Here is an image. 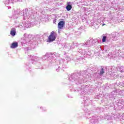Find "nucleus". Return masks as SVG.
I'll use <instances>...</instances> for the list:
<instances>
[{"label": "nucleus", "instance_id": "nucleus-5", "mask_svg": "<svg viewBox=\"0 0 124 124\" xmlns=\"http://www.w3.org/2000/svg\"><path fill=\"white\" fill-rule=\"evenodd\" d=\"M72 9V6L71 5L68 4L66 7V9H67V11H70Z\"/></svg>", "mask_w": 124, "mask_h": 124}, {"label": "nucleus", "instance_id": "nucleus-7", "mask_svg": "<svg viewBox=\"0 0 124 124\" xmlns=\"http://www.w3.org/2000/svg\"><path fill=\"white\" fill-rule=\"evenodd\" d=\"M106 38H107L106 36H103V39H102V42H105V41H106Z\"/></svg>", "mask_w": 124, "mask_h": 124}, {"label": "nucleus", "instance_id": "nucleus-1", "mask_svg": "<svg viewBox=\"0 0 124 124\" xmlns=\"http://www.w3.org/2000/svg\"><path fill=\"white\" fill-rule=\"evenodd\" d=\"M57 38V33L55 31H52L50 35L48 37V41L47 42H53V41H55L56 39Z\"/></svg>", "mask_w": 124, "mask_h": 124}, {"label": "nucleus", "instance_id": "nucleus-6", "mask_svg": "<svg viewBox=\"0 0 124 124\" xmlns=\"http://www.w3.org/2000/svg\"><path fill=\"white\" fill-rule=\"evenodd\" d=\"M105 73V71H104V69L102 68L101 71L100 72V75H102Z\"/></svg>", "mask_w": 124, "mask_h": 124}, {"label": "nucleus", "instance_id": "nucleus-9", "mask_svg": "<svg viewBox=\"0 0 124 124\" xmlns=\"http://www.w3.org/2000/svg\"><path fill=\"white\" fill-rule=\"evenodd\" d=\"M68 3L69 4V3H70V2H69Z\"/></svg>", "mask_w": 124, "mask_h": 124}, {"label": "nucleus", "instance_id": "nucleus-8", "mask_svg": "<svg viewBox=\"0 0 124 124\" xmlns=\"http://www.w3.org/2000/svg\"><path fill=\"white\" fill-rule=\"evenodd\" d=\"M105 25L106 24L105 23L103 24V25H102L103 27V26H105Z\"/></svg>", "mask_w": 124, "mask_h": 124}, {"label": "nucleus", "instance_id": "nucleus-3", "mask_svg": "<svg viewBox=\"0 0 124 124\" xmlns=\"http://www.w3.org/2000/svg\"><path fill=\"white\" fill-rule=\"evenodd\" d=\"M10 34L12 36H15L16 35V29L15 28H12L11 30Z\"/></svg>", "mask_w": 124, "mask_h": 124}, {"label": "nucleus", "instance_id": "nucleus-4", "mask_svg": "<svg viewBox=\"0 0 124 124\" xmlns=\"http://www.w3.org/2000/svg\"><path fill=\"white\" fill-rule=\"evenodd\" d=\"M17 47H18V43L17 42L13 43L10 46V48L12 49H15V48H17Z\"/></svg>", "mask_w": 124, "mask_h": 124}, {"label": "nucleus", "instance_id": "nucleus-2", "mask_svg": "<svg viewBox=\"0 0 124 124\" xmlns=\"http://www.w3.org/2000/svg\"><path fill=\"white\" fill-rule=\"evenodd\" d=\"M64 24H65L64 21H60L58 23V29H59L60 30H62V29L63 28V26H64Z\"/></svg>", "mask_w": 124, "mask_h": 124}]
</instances>
